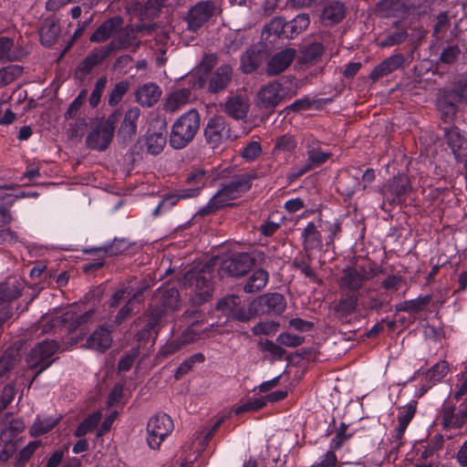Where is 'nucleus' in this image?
Masks as SVG:
<instances>
[{
  "label": "nucleus",
  "mask_w": 467,
  "mask_h": 467,
  "mask_svg": "<svg viewBox=\"0 0 467 467\" xmlns=\"http://www.w3.org/2000/svg\"><path fill=\"white\" fill-rule=\"evenodd\" d=\"M444 138L457 162L467 158V136L457 126L444 128Z\"/></svg>",
  "instance_id": "obj_14"
},
{
  "label": "nucleus",
  "mask_w": 467,
  "mask_h": 467,
  "mask_svg": "<svg viewBox=\"0 0 467 467\" xmlns=\"http://www.w3.org/2000/svg\"><path fill=\"white\" fill-rule=\"evenodd\" d=\"M305 148L306 151V163L313 169L319 168L327 160L332 157L330 151H324L321 148V141L316 139L314 136H308L305 139Z\"/></svg>",
  "instance_id": "obj_21"
},
{
  "label": "nucleus",
  "mask_w": 467,
  "mask_h": 467,
  "mask_svg": "<svg viewBox=\"0 0 467 467\" xmlns=\"http://www.w3.org/2000/svg\"><path fill=\"white\" fill-rule=\"evenodd\" d=\"M214 9L213 1H200L191 7L186 16L188 29L193 32L200 29L212 17Z\"/></svg>",
  "instance_id": "obj_15"
},
{
  "label": "nucleus",
  "mask_w": 467,
  "mask_h": 467,
  "mask_svg": "<svg viewBox=\"0 0 467 467\" xmlns=\"http://www.w3.org/2000/svg\"><path fill=\"white\" fill-rule=\"evenodd\" d=\"M216 309L222 311L229 318L240 322L249 321L253 315L242 305V299L236 295H228L216 304Z\"/></svg>",
  "instance_id": "obj_13"
},
{
  "label": "nucleus",
  "mask_w": 467,
  "mask_h": 467,
  "mask_svg": "<svg viewBox=\"0 0 467 467\" xmlns=\"http://www.w3.org/2000/svg\"><path fill=\"white\" fill-rule=\"evenodd\" d=\"M233 78V68L228 64H223L213 72L210 73L208 90L216 94L227 88Z\"/></svg>",
  "instance_id": "obj_26"
},
{
  "label": "nucleus",
  "mask_w": 467,
  "mask_h": 467,
  "mask_svg": "<svg viewBox=\"0 0 467 467\" xmlns=\"http://www.w3.org/2000/svg\"><path fill=\"white\" fill-rule=\"evenodd\" d=\"M205 360V357L202 353H195L189 358L184 360L176 369L175 379H180L182 376L186 375L192 369L195 364L202 363Z\"/></svg>",
  "instance_id": "obj_53"
},
{
  "label": "nucleus",
  "mask_w": 467,
  "mask_h": 467,
  "mask_svg": "<svg viewBox=\"0 0 467 467\" xmlns=\"http://www.w3.org/2000/svg\"><path fill=\"white\" fill-rule=\"evenodd\" d=\"M467 422V398L458 407H445L441 414V426L445 431L460 430Z\"/></svg>",
  "instance_id": "obj_16"
},
{
  "label": "nucleus",
  "mask_w": 467,
  "mask_h": 467,
  "mask_svg": "<svg viewBox=\"0 0 467 467\" xmlns=\"http://www.w3.org/2000/svg\"><path fill=\"white\" fill-rule=\"evenodd\" d=\"M346 15L344 4L334 1L327 5L322 11L321 20L325 26H333L343 20Z\"/></svg>",
  "instance_id": "obj_37"
},
{
  "label": "nucleus",
  "mask_w": 467,
  "mask_h": 467,
  "mask_svg": "<svg viewBox=\"0 0 467 467\" xmlns=\"http://www.w3.org/2000/svg\"><path fill=\"white\" fill-rule=\"evenodd\" d=\"M460 103L462 102L447 89L441 88L438 91L436 107L443 122H451L454 119Z\"/></svg>",
  "instance_id": "obj_19"
},
{
  "label": "nucleus",
  "mask_w": 467,
  "mask_h": 467,
  "mask_svg": "<svg viewBox=\"0 0 467 467\" xmlns=\"http://www.w3.org/2000/svg\"><path fill=\"white\" fill-rule=\"evenodd\" d=\"M140 116V109L137 107L129 109L119 129V135L124 140L130 139L137 132V121Z\"/></svg>",
  "instance_id": "obj_39"
},
{
  "label": "nucleus",
  "mask_w": 467,
  "mask_h": 467,
  "mask_svg": "<svg viewBox=\"0 0 467 467\" xmlns=\"http://www.w3.org/2000/svg\"><path fill=\"white\" fill-rule=\"evenodd\" d=\"M112 343L110 331L104 327L97 328L86 341L88 348L99 351L100 353L109 349Z\"/></svg>",
  "instance_id": "obj_32"
},
{
  "label": "nucleus",
  "mask_w": 467,
  "mask_h": 467,
  "mask_svg": "<svg viewBox=\"0 0 467 467\" xmlns=\"http://www.w3.org/2000/svg\"><path fill=\"white\" fill-rule=\"evenodd\" d=\"M365 282V277L356 268L348 267L343 270V275L338 285L341 292L349 293L360 296V289Z\"/></svg>",
  "instance_id": "obj_23"
},
{
  "label": "nucleus",
  "mask_w": 467,
  "mask_h": 467,
  "mask_svg": "<svg viewBox=\"0 0 467 467\" xmlns=\"http://www.w3.org/2000/svg\"><path fill=\"white\" fill-rule=\"evenodd\" d=\"M59 344L55 340H43L36 345L26 356V363L30 369L36 370L35 380L53 363L52 357L58 350Z\"/></svg>",
  "instance_id": "obj_5"
},
{
  "label": "nucleus",
  "mask_w": 467,
  "mask_h": 467,
  "mask_svg": "<svg viewBox=\"0 0 467 467\" xmlns=\"http://www.w3.org/2000/svg\"><path fill=\"white\" fill-rule=\"evenodd\" d=\"M258 348L262 352H268L276 360H281L286 352L282 347L269 339L260 340Z\"/></svg>",
  "instance_id": "obj_57"
},
{
  "label": "nucleus",
  "mask_w": 467,
  "mask_h": 467,
  "mask_svg": "<svg viewBox=\"0 0 467 467\" xmlns=\"http://www.w3.org/2000/svg\"><path fill=\"white\" fill-rule=\"evenodd\" d=\"M400 11V0H380L376 4L375 12L381 17L395 16Z\"/></svg>",
  "instance_id": "obj_49"
},
{
  "label": "nucleus",
  "mask_w": 467,
  "mask_h": 467,
  "mask_svg": "<svg viewBox=\"0 0 467 467\" xmlns=\"http://www.w3.org/2000/svg\"><path fill=\"white\" fill-rule=\"evenodd\" d=\"M136 293L131 285H126L117 289L109 299V307L117 308L123 301H127L132 294Z\"/></svg>",
  "instance_id": "obj_52"
},
{
  "label": "nucleus",
  "mask_w": 467,
  "mask_h": 467,
  "mask_svg": "<svg viewBox=\"0 0 467 467\" xmlns=\"http://www.w3.org/2000/svg\"><path fill=\"white\" fill-rule=\"evenodd\" d=\"M359 170H348L339 177L337 190L343 195L351 198L358 191L366 189L367 185L375 180V171L373 169H367L361 175L362 181H359Z\"/></svg>",
  "instance_id": "obj_8"
},
{
  "label": "nucleus",
  "mask_w": 467,
  "mask_h": 467,
  "mask_svg": "<svg viewBox=\"0 0 467 467\" xmlns=\"http://www.w3.org/2000/svg\"><path fill=\"white\" fill-rule=\"evenodd\" d=\"M325 52L324 45L314 41L300 47L299 62L305 65H316Z\"/></svg>",
  "instance_id": "obj_34"
},
{
  "label": "nucleus",
  "mask_w": 467,
  "mask_h": 467,
  "mask_svg": "<svg viewBox=\"0 0 467 467\" xmlns=\"http://www.w3.org/2000/svg\"><path fill=\"white\" fill-rule=\"evenodd\" d=\"M130 83L127 80H121L115 84L109 95L108 103L111 107L117 106L123 99L124 95L128 92Z\"/></svg>",
  "instance_id": "obj_55"
},
{
  "label": "nucleus",
  "mask_w": 467,
  "mask_h": 467,
  "mask_svg": "<svg viewBox=\"0 0 467 467\" xmlns=\"http://www.w3.org/2000/svg\"><path fill=\"white\" fill-rule=\"evenodd\" d=\"M269 280V274L266 270L259 268L255 270L244 284L243 289L245 293H255L263 289Z\"/></svg>",
  "instance_id": "obj_44"
},
{
  "label": "nucleus",
  "mask_w": 467,
  "mask_h": 467,
  "mask_svg": "<svg viewBox=\"0 0 467 467\" xmlns=\"http://www.w3.org/2000/svg\"><path fill=\"white\" fill-rule=\"evenodd\" d=\"M297 142L293 135L285 134L276 139L274 150L291 152L296 148Z\"/></svg>",
  "instance_id": "obj_63"
},
{
  "label": "nucleus",
  "mask_w": 467,
  "mask_h": 467,
  "mask_svg": "<svg viewBox=\"0 0 467 467\" xmlns=\"http://www.w3.org/2000/svg\"><path fill=\"white\" fill-rule=\"evenodd\" d=\"M199 112L192 109L180 116L171 127L169 143L175 150L187 147L194 139L200 129Z\"/></svg>",
  "instance_id": "obj_3"
},
{
  "label": "nucleus",
  "mask_w": 467,
  "mask_h": 467,
  "mask_svg": "<svg viewBox=\"0 0 467 467\" xmlns=\"http://www.w3.org/2000/svg\"><path fill=\"white\" fill-rule=\"evenodd\" d=\"M264 53L254 47H250L242 56L240 67L244 73L255 71L264 60Z\"/></svg>",
  "instance_id": "obj_38"
},
{
  "label": "nucleus",
  "mask_w": 467,
  "mask_h": 467,
  "mask_svg": "<svg viewBox=\"0 0 467 467\" xmlns=\"http://www.w3.org/2000/svg\"><path fill=\"white\" fill-rule=\"evenodd\" d=\"M255 311L281 315L286 306L285 296L280 293H267L258 296L253 303Z\"/></svg>",
  "instance_id": "obj_18"
},
{
  "label": "nucleus",
  "mask_w": 467,
  "mask_h": 467,
  "mask_svg": "<svg viewBox=\"0 0 467 467\" xmlns=\"http://www.w3.org/2000/svg\"><path fill=\"white\" fill-rule=\"evenodd\" d=\"M61 27L56 16L46 17L39 29L40 43L46 47H52L58 39Z\"/></svg>",
  "instance_id": "obj_28"
},
{
  "label": "nucleus",
  "mask_w": 467,
  "mask_h": 467,
  "mask_svg": "<svg viewBox=\"0 0 467 467\" xmlns=\"http://www.w3.org/2000/svg\"><path fill=\"white\" fill-rule=\"evenodd\" d=\"M337 450H329L321 456L319 462H314L310 467H341L337 465L338 460L335 453Z\"/></svg>",
  "instance_id": "obj_64"
},
{
  "label": "nucleus",
  "mask_w": 467,
  "mask_h": 467,
  "mask_svg": "<svg viewBox=\"0 0 467 467\" xmlns=\"http://www.w3.org/2000/svg\"><path fill=\"white\" fill-rule=\"evenodd\" d=\"M255 178V173L240 174L229 182L223 184L216 194L221 196L225 206L232 205L229 202L237 199L241 194L248 192Z\"/></svg>",
  "instance_id": "obj_11"
},
{
  "label": "nucleus",
  "mask_w": 467,
  "mask_h": 467,
  "mask_svg": "<svg viewBox=\"0 0 467 467\" xmlns=\"http://www.w3.org/2000/svg\"><path fill=\"white\" fill-rule=\"evenodd\" d=\"M161 91L154 83H146L136 92V99L142 107H151L160 99Z\"/></svg>",
  "instance_id": "obj_40"
},
{
  "label": "nucleus",
  "mask_w": 467,
  "mask_h": 467,
  "mask_svg": "<svg viewBox=\"0 0 467 467\" xmlns=\"http://www.w3.org/2000/svg\"><path fill=\"white\" fill-rule=\"evenodd\" d=\"M282 99L281 85L277 82H271L258 92L257 105L261 109H273L280 103Z\"/></svg>",
  "instance_id": "obj_27"
},
{
  "label": "nucleus",
  "mask_w": 467,
  "mask_h": 467,
  "mask_svg": "<svg viewBox=\"0 0 467 467\" xmlns=\"http://www.w3.org/2000/svg\"><path fill=\"white\" fill-rule=\"evenodd\" d=\"M203 133L206 143L213 149H216L223 142L235 138V136H234V138L232 136L230 123L221 115H216L209 119Z\"/></svg>",
  "instance_id": "obj_9"
},
{
  "label": "nucleus",
  "mask_w": 467,
  "mask_h": 467,
  "mask_svg": "<svg viewBox=\"0 0 467 467\" xmlns=\"http://www.w3.org/2000/svg\"><path fill=\"white\" fill-rule=\"evenodd\" d=\"M348 425L345 422H341L338 429L336 431V435L331 439L329 442V448L332 450H339L343 443L351 439L352 433H347Z\"/></svg>",
  "instance_id": "obj_59"
},
{
  "label": "nucleus",
  "mask_w": 467,
  "mask_h": 467,
  "mask_svg": "<svg viewBox=\"0 0 467 467\" xmlns=\"http://www.w3.org/2000/svg\"><path fill=\"white\" fill-rule=\"evenodd\" d=\"M120 117V112L116 110L106 119H102L96 124L87 136L86 143L88 148L98 151L106 150L113 140L116 125Z\"/></svg>",
  "instance_id": "obj_4"
},
{
  "label": "nucleus",
  "mask_w": 467,
  "mask_h": 467,
  "mask_svg": "<svg viewBox=\"0 0 467 467\" xmlns=\"http://www.w3.org/2000/svg\"><path fill=\"white\" fill-rule=\"evenodd\" d=\"M198 196L196 189H180L174 192L165 194L152 212L154 217L170 212L181 200Z\"/></svg>",
  "instance_id": "obj_20"
},
{
  "label": "nucleus",
  "mask_w": 467,
  "mask_h": 467,
  "mask_svg": "<svg viewBox=\"0 0 467 467\" xmlns=\"http://www.w3.org/2000/svg\"><path fill=\"white\" fill-rule=\"evenodd\" d=\"M255 262L256 257L248 253H234L222 261L220 269L229 275L241 276L247 274Z\"/></svg>",
  "instance_id": "obj_12"
},
{
  "label": "nucleus",
  "mask_w": 467,
  "mask_h": 467,
  "mask_svg": "<svg viewBox=\"0 0 467 467\" xmlns=\"http://www.w3.org/2000/svg\"><path fill=\"white\" fill-rule=\"evenodd\" d=\"M461 102L467 98V75H460L453 82L451 88H444Z\"/></svg>",
  "instance_id": "obj_54"
},
{
  "label": "nucleus",
  "mask_w": 467,
  "mask_h": 467,
  "mask_svg": "<svg viewBox=\"0 0 467 467\" xmlns=\"http://www.w3.org/2000/svg\"><path fill=\"white\" fill-rule=\"evenodd\" d=\"M57 424V420L47 418L44 420L36 419L30 428V434L33 437H38L52 431Z\"/></svg>",
  "instance_id": "obj_51"
},
{
  "label": "nucleus",
  "mask_w": 467,
  "mask_h": 467,
  "mask_svg": "<svg viewBox=\"0 0 467 467\" xmlns=\"http://www.w3.org/2000/svg\"><path fill=\"white\" fill-rule=\"evenodd\" d=\"M296 56V49L292 47H286L275 53L267 63V75L276 76L284 72L292 64Z\"/></svg>",
  "instance_id": "obj_22"
},
{
  "label": "nucleus",
  "mask_w": 467,
  "mask_h": 467,
  "mask_svg": "<svg viewBox=\"0 0 467 467\" xmlns=\"http://www.w3.org/2000/svg\"><path fill=\"white\" fill-rule=\"evenodd\" d=\"M19 359V351L15 348H8L0 355V383H4L9 379L11 370Z\"/></svg>",
  "instance_id": "obj_36"
},
{
  "label": "nucleus",
  "mask_w": 467,
  "mask_h": 467,
  "mask_svg": "<svg viewBox=\"0 0 467 467\" xmlns=\"http://www.w3.org/2000/svg\"><path fill=\"white\" fill-rule=\"evenodd\" d=\"M249 105L247 101L239 95L228 98L224 105V112L234 119H243L246 117Z\"/></svg>",
  "instance_id": "obj_41"
},
{
  "label": "nucleus",
  "mask_w": 467,
  "mask_h": 467,
  "mask_svg": "<svg viewBox=\"0 0 467 467\" xmlns=\"http://www.w3.org/2000/svg\"><path fill=\"white\" fill-rule=\"evenodd\" d=\"M128 41L126 37L114 38L109 44L93 49L78 66L77 73L82 78L88 76L95 67L103 63L116 51L126 48Z\"/></svg>",
  "instance_id": "obj_6"
},
{
  "label": "nucleus",
  "mask_w": 467,
  "mask_h": 467,
  "mask_svg": "<svg viewBox=\"0 0 467 467\" xmlns=\"http://www.w3.org/2000/svg\"><path fill=\"white\" fill-rule=\"evenodd\" d=\"M264 407H265V402L263 397L254 398L235 407L234 411L236 415H241L248 411H259Z\"/></svg>",
  "instance_id": "obj_58"
},
{
  "label": "nucleus",
  "mask_w": 467,
  "mask_h": 467,
  "mask_svg": "<svg viewBox=\"0 0 467 467\" xmlns=\"http://www.w3.org/2000/svg\"><path fill=\"white\" fill-rule=\"evenodd\" d=\"M213 273L209 265L201 270H190L183 278V285L192 306H201L213 297Z\"/></svg>",
  "instance_id": "obj_2"
},
{
  "label": "nucleus",
  "mask_w": 467,
  "mask_h": 467,
  "mask_svg": "<svg viewBox=\"0 0 467 467\" xmlns=\"http://www.w3.org/2000/svg\"><path fill=\"white\" fill-rule=\"evenodd\" d=\"M226 207L223 199L216 193L209 200V202L202 206L198 212L197 215L206 216L216 213L217 211Z\"/></svg>",
  "instance_id": "obj_61"
},
{
  "label": "nucleus",
  "mask_w": 467,
  "mask_h": 467,
  "mask_svg": "<svg viewBox=\"0 0 467 467\" xmlns=\"http://www.w3.org/2000/svg\"><path fill=\"white\" fill-rule=\"evenodd\" d=\"M417 410V401H410L407 405L400 407L398 414V426L394 430V434L392 435L393 441L398 443V445L402 444V439L404 437V433L414 418Z\"/></svg>",
  "instance_id": "obj_25"
},
{
  "label": "nucleus",
  "mask_w": 467,
  "mask_h": 467,
  "mask_svg": "<svg viewBox=\"0 0 467 467\" xmlns=\"http://www.w3.org/2000/svg\"><path fill=\"white\" fill-rule=\"evenodd\" d=\"M410 182L406 176L394 177L387 186V198L393 203H402L410 192Z\"/></svg>",
  "instance_id": "obj_30"
},
{
  "label": "nucleus",
  "mask_w": 467,
  "mask_h": 467,
  "mask_svg": "<svg viewBox=\"0 0 467 467\" xmlns=\"http://www.w3.org/2000/svg\"><path fill=\"white\" fill-rule=\"evenodd\" d=\"M359 296L340 291L339 299L333 306L334 313L339 317L353 314L358 306Z\"/></svg>",
  "instance_id": "obj_35"
},
{
  "label": "nucleus",
  "mask_w": 467,
  "mask_h": 467,
  "mask_svg": "<svg viewBox=\"0 0 467 467\" xmlns=\"http://www.w3.org/2000/svg\"><path fill=\"white\" fill-rule=\"evenodd\" d=\"M198 326V321H192V324L189 325L179 337L171 339L165 346H163L161 348L159 355L168 357L174 354L184 346L196 341L200 336V331L197 329Z\"/></svg>",
  "instance_id": "obj_17"
},
{
  "label": "nucleus",
  "mask_w": 467,
  "mask_h": 467,
  "mask_svg": "<svg viewBox=\"0 0 467 467\" xmlns=\"http://www.w3.org/2000/svg\"><path fill=\"white\" fill-rule=\"evenodd\" d=\"M181 306L179 291L174 288L165 289L158 305L151 310L144 327L138 333L139 339L155 338L160 330L173 317Z\"/></svg>",
  "instance_id": "obj_1"
},
{
  "label": "nucleus",
  "mask_w": 467,
  "mask_h": 467,
  "mask_svg": "<svg viewBox=\"0 0 467 467\" xmlns=\"http://www.w3.org/2000/svg\"><path fill=\"white\" fill-rule=\"evenodd\" d=\"M432 296H420L417 298L402 301L395 306L397 312L417 314L423 311L431 302Z\"/></svg>",
  "instance_id": "obj_42"
},
{
  "label": "nucleus",
  "mask_w": 467,
  "mask_h": 467,
  "mask_svg": "<svg viewBox=\"0 0 467 467\" xmlns=\"http://www.w3.org/2000/svg\"><path fill=\"white\" fill-rule=\"evenodd\" d=\"M174 429L171 418L166 413L152 416L147 424L146 441L152 450L160 448L163 441L172 432Z\"/></svg>",
  "instance_id": "obj_7"
},
{
  "label": "nucleus",
  "mask_w": 467,
  "mask_h": 467,
  "mask_svg": "<svg viewBox=\"0 0 467 467\" xmlns=\"http://www.w3.org/2000/svg\"><path fill=\"white\" fill-rule=\"evenodd\" d=\"M24 429L25 424L21 419H11L8 420V426L0 432V441H13Z\"/></svg>",
  "instance_id": "obj_50"
},
{
  "label": "nucleus",
  "mask_w": 467,
  "mask_h": 467,
  "mask_svg": "<svg viewBox=\"0 0 467 467\" xmlns=\"http://www.w3.org/2000/svg\"><path fill=\"white\" fill-rule=\"evenodd\" d=\"M100 420L101 413L99 411L92 412L78 424L74 432V435L78 438L84 437L98 427Z\"/></svg>",
  "instance_id": "obj_46"
},
{
  "label": "nucleus",
  "mask_w": 467,
  "mask_h": 467,
  "mask_svg": "<svg viewBox=\"0 0 467 467\" xmlns=\"http://www.w3.org/2000/svg\"><path fill=\"white\" fill-rule=\"evenodd\" d=\"M449 371V363L446 360H441L434 364L431 368L422 373L424 383L420 387L423 393L427 392L437 383L441 382Z\"/></svg>",
  "instance_id": "obj_31"
},
{
  "label": "nucleus",
  "mask_w": 467,
  "mask_h": 467,
  "mask_svg": "<svg viewBox=\"0 0 467 467\" xmlns=\"http://www.w3.org/2000/svg\"><path fill=\"white\" fill-rule=\"evenodd\" d=\"M145 288H139L136 293L132 294V296L125 302V304L119 308L114 317L113 322L116 326L121 325L125 322L129 317H131L134 310V303L140 302L141 297L143 296Z\"/></svg>",
  "instance_id": "obj_43"
},
{
  "label": "nucleus",
  "mask_w": 467,
  "mask_h": 467,
  "mask_svg": "<svg viewBox=\"0 0 467 467\" xmlns=\"http://www.w3.org/2000/svg\"><path fill=\"white\" fill-rule=\"evenodd\" d=\"M88 97V90L81 89L78 95L74 99V100L69 104L67 110L65 112L64 117L66 119H75L82 106L84 105Z\"/></svg>",
  "instance_id": "obj_56"
},
{
  "label": "nucleus",
  "mask_w": 467,
  "mask_h": 467,
  "mask_svg": "<svg viewBox=\"0 0 467 467\" xmlns=\"http://www.w3.org/2000/svg\"><path fill=\"white\" fill-rule=\"evenodd\" d=\"M41 442L39 441H30L26 447H24L17 455L16 466H24L33 456L35 451L40 447Z\"/></svg>",
  "instance_id": "obj_60"
},
{
  "label": "nucleus",
  "mask_w": 467,
  "mask_h": 467,
  "mask_svg": "<svg viewBox=\"0 0 467 467\" xmlns=\"http://www.w3.org/2000/svg\"><path fill=\"white\" fill-rule=\"evenodd\" d=\"M123 22L124 20L120 16H115L105 20L90 36V42L102 43L107 41L112 35L121 30Z\"/></svg>",
  "instance_id": "obj_24"
},
{
  "label": "nucleus",
  "mask_w": 467,
  "mask_h": 467,
  "mask_svg": "<svg viewBox=\"0 0 467 467\" xmlns=\"http://www.w3.org/2000/svg\"><path fill=\"white\" fill-rule=\"evenodd\" d=\"M23 284L16 278H8L0 284V328L12 317L10 303L21 296Z\"/></svg>",
  "instance_id": "obj_10"
},
{
  "label": "nucleus",
  "mask_w": 467,
  "mask_h": 467,
  "mask_svg": "<svg viewBox=\"0 0 467 467\" xmlns=\"http://www.w3.org/2000/svg\"><path fill=\"white\" fill-rule=\"evenodd\" d=\"M409 34L407 27L400 22H395L384 34L378 38V46L382 48L400 45L406 41Z\"/></svg>",
  "instance_id": "obj_29"
},
{
  "label": "nucleus",
  "mask_w": 467,
  "mask_h": 467,
  "mask_svg": "<svg viewBox=\"0 0 467 467\" xmlns=\"http://www.w3.org/2000/svg\"><path fill=\"white\" fill-rule=\"evenodd\" d=\"M130 247L129 243L125 239H114L109 244L100 247H94L85 250L86 254L103 252L108 256H115L127 251Z\"/></svg>",
  "instance_id": "obj_45"
},
{
  "label": "nucleus",
  "mask_w": 467,
  "mask_h": 467,
  "mask_svg": "<svg viewBox=\"0 0 467 467\" xmlns=\"http://www.w3.org/2000/svg\"><path fill=\"white\" fill-rule=\"evenodd\" d=\"M209 180V175L207 171L202 168L192 169L186 177L185 182L190 185H193L189 189H196L198 191V195L201 193V191L205 186L207 181Z\"/></svg>",
  "instance_id": "obj_48"
},
{
  "label": "nucleus",
  "mask_w": 467,
  "mask_h": 467,
  "mask_svg": "<svg viewBox=\"0 0 467 467\" xmlns=\"http://www.w3.org/2000/svg\"><path fill=\"white\" fill-rule=\"evenodd\" d=\"M262 145L259 141H250L240 152V156L246 161H254L262 154Z\"/></svg>",
  "instance_id": "obj_62"
},
{
  "label": "nucleus",
  "mask_w": 467,
  "mask_h": 467,
  "mask_svg": "<svg viewBox=\"0 0 467 467\" xmlns=\"http://www.w3.org/2000/svg\"><path fill=\"white\" fill-rule=\"evenodd\" d=\"M191 97V90L182 88L171 93L165 102V109L167 111H176L182 105L188 102Z\"/></svg>",
  "instance_id": "obj_47"
},
{
  "label": "nucleus",
  "mask_w": 467,
  "mask_h": 467,
  "mask_svg": "<svg viewBox=\"0 0 467 467\" xmlns=\"http://www.w3.org/2000/svg\"><path fill=\"white\" fill-rule=\"evenodd\" d=\"M300 238L306 252L322 249V235L313 222H309L306 224L301 233Z\"/></svg>",
  "instance_id": "obj_33"
}]
</instances>
